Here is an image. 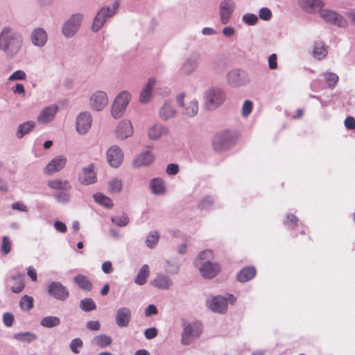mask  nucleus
Returning <instances> with one entry per match:
<instances>
[{"instance_id":"obj_13","label":"nucleus","mask_w":355,"mask_h":355,"mask_svg":"<svg viewBox=\"0 0 355 355\" xmlns=\"http://www.w3.org/2000/svg\"><path fill=\"white\" fill-rule=\"evenodd\" d=\"M221 267L219 263L207 261L205 262L200 268L202 276L207 279H212L220 271Z\"/></svg>"},{"instance_id":"obj_45","label":"nucleus","mask_w":355,"mask_h":355,"mask_svg":"<svg viewBox=\"0 0 355 355\" xmlns=\"http://www.w3.org/2000/svg\"><path fill=\"white\" fill-rule=\"evenodd\" d=\"M12 249V243L10 239L5 236L2 239L1 244V252L3 255H6L10 252Z\"/></svg>"},{"instance_id":"obj_28","label":"nucleus","mask_w":355,"mask_h":355,"mask_svg":"<svg viewBox=\"0 0 355 355\" xmlns=\"http://www.w3.org/2000/svg\"><path fill=\"white\" fill-rule=\"evenodd\" d=\"M256 273L255 268L248 266L240 270L237 275V279L241 282H246L252 279L256 275Z\"/></svg>"},{"instance_id":"obj_55","label":"nucleus","mask_w":355,"mask_h":355,"mask_svg":"<svg viewBox=\"0 0 355 355\" xmlns=\"http://www.w3.org/2000/svg\"><path fill=\"white\" fill-rule=\"evenodd\" d=\"M259 17L263 20H269L272 17V12L270 9L267 8H262L259 10Z\"/></svg>"},{"instance_id":"obj_4","label":"nucleus","mask_w":355,"mask_h":355,"mask_svg":"<svg viewBox=\"0 0 355 355\" xmlns=\"http://www.w3.org/2000/svg\"><path fill=\"white\" fill-rule=\"evenodd\" d=\"M183 331L182 333V344L189 345L195 338L200 336L202 329L200 326L197 323H187L184 321Z\"/></svg>"},{"instance_id":"obj_31","label":"nucleus","mask_w":355,"mask_h":355,"mask_svg":"<svg viewBox=\"0 0 355 355\" xmlns=\"http://www.w3.org/2000/svg\"><path fill=\"white\" fill-rule=\"evenodd\" d=\"M112 339L110 336H108L105 334H101L98 336H96L93 338L92 340V343L94 345H96L97 347L104 348L107 346H109L112 344Z\"/></svg>"},{"instance_id":"obj_7","label":"nucleus","mask_w":355,"mask_h":355,"mask_svg":"<svg viewBox=\"0 0 355 355\" xmlns=\"http://www.w3.org/2000/svg\"><path fill=\"white\" fill-rule=\"evenodd\" d=\"M46 291L57 300L64 301L69 295L68 289L60 282H52L46 286Z\"/></svg>"},{"instance_id":"obj_15","label":"nucleus","mask_w":355,"mask_h":355,"mask_svg":"<svg viewBox=\"0 0 355 355\" xmlns=\"http://www.w3.org/2000/svg\"><path fill=\"white\" fill-rule=\"evenodd\" d=\"M92 116L89 112L80 113L76 119V130L80 134H85L92 125Z\"/></svg>"},{"instance_id":"obj_54","label":"nucleus","mask_w":355,"mask_h":355,"mask_svg":"<svg viewBox=\"0 0 355 355\" xmlns=\"http://www.w3.org/2000/svg\"><path fill=\"white\" fill-rule=\"evenodd\" d=\"M196 67V64L190 60L187 61L182 66V70L184 73H189Z\"/></svg>"},{"instance_id":"obj_26","label":"nucleus","mask_w":355,"mask_h":355,"mask_svg":"<svg viewBox=\"0 0 355 355\" xmlns=\"http://www.w3.org/2000/svg\"><path fill=\"white\" fill-rule=\"evenodd\" d=\"M73 282L80 289L86 291H90L93 288L92 282L84 275H76L73 277Z\"/></svg>"},{"instance_id":"obj_1","label":"nucleus","mask_w":355,"mask_h":355,"mask_svg":"<svg viewBox=\"0 0 355 355\" xmlns=\"http://www.w3.org/2000/svg\"><path fill=\"white\" fill-rule=\"evenodd\" d=\"M22 38L19 34L5 27L0 33V49L8 56L12 57L20 49Z\"/></svg>"},{"instance_id":"obj_10","label":"nucleus","mask_w":355,"mask_h":355,"mask_svg":"<svg viewBox=\"0 0 355 355\" xmlns=\"http://www.w3.org/2000/svg\"><path fill=\"white\" fill-rule=\"evenodd\" d=\"M184 94H181L177 96V102L180 107H184V114L189 116H194L198 111V102L196 100H187L184 103Z\"/></svg>"},{"instance_id":"obj_22","label":"nucleus","mask_w":355,"mask_h":355,"mask_svg":"<svg viewBox=\"0 0 355 355\" xmlns=\"http://www.w3.org/2000/svg\"><path fill=\"white\" fill-rule=\"evenodd\" d=\"M154 155L149 152H145L139 155L135 159L133 164L135 167H141L148 166L154 161Z\"/></svg>"},{"instance_id":"obj_36","label":"nucleus","mask_w":355,"mask_h":355,"mask_svg":"<svg viewBox=\"0 0 355 355\" xmlns=\"http://www.w3.org/2000/svg\"><path fill=\"white\" fill-rule=\"evenodd\" d=\"M35 123L33 121H26L20 124L17 132L18 138H21L26 134L28 133L34 127Z\"/></svg>"},{"instance_id":"obj_14","label":"nucleus","mask_w":355,"mask_h":355,"mask_svg":"<svg viewBox=\"0 0 355 355\" xmlns=\"http://www.w3.org/2000/svg\"><path fill=\"white\" fill-rule=\"evenodd\" d=\"M235 4L232 0H225L220 5V21L223 24L229 22L231 15L234 10Z\"/></svg>"},{"instance_id":"obj_24","label":"nucleus","mask_w":355,"mask_h":355,"mask_svg":"<svg viewBox=\"0 0 355 355\" xmlns=\"http://www.w3.org/2000/svg\"><path fill=\"white\" fill-rule=\"evenodd\" d=\"M31 40L33 44L42 46L47 40L46 32L42 28H35L31 35Z\"/></svg>"},{"instance_id":"obj_29","label":"nucleus","mask_w":355,"mask_h":355,"mask_svg":"<svg viewBox=\"0 0 355 355\" xmlns=\"http://www.w3.org/2000/svg\"><path fill=\"white\" fill-rule=\"evenodd\" d=\"M47 185L50 188L58 190V191H69V190L71 189V185L67 181L61 180L59 179L49 181L47 182Z\"/></svg>"},{"instance_id":"obj_58","label":"nucleus","mask_w":355,"mask_h":355,"mask_svg":"<svg viewBox=\"0 0 355 355\" xmlns=\"http://www.w3.org/2000/svg\"><path fill=\"white\" fill-rule=\"evenodd\" d=\"M345 126L347 129L354 130L355 129V119L353 116H347L345 120Z\"/></svg>"},{"instance_id":"obj_2","label":"nucleus","mask_w":355,"mask_h":355,"mask_svg":"<svg viewBox=\"0 0 355 355\" xmlns=\"http://www.w3.org/2000/svg\"><path fill=\"white\" fill-rule=\"evenodd\" d=\"M130 94L126 91H123L118 94L111 110L112 116L114 119H119L122 116L130 101Z\"/></svg>"},{"instance_id":"obj_27","label":"nucleus","mask_w":355,"mask_h":355,"mask_svg":"<svg viewBox=\"0 0 355 355\" xmlns=\"http://www.w3.org/2000/svg\"><path fill=\"white\" fill-rule=\"evenodd\" d=\"M155 79L153 78H149L148 83L145 88L141 91L140 94L139 101L143 103H148L151 98V93L153 91V86L155 84Z\"/></svg>"},{"instance_id":"obj_37","label":"nucleus","mask_w":355,"mask_h":355,"mask_svg":"<svg viewBox=\"0 0 355 355\" xmlns=\"http://www.w3.org/2000/svg\"><path fill=\"white\" fill-rule=\"evenodd\" d=\"M93 198L97 203L105 207L110 208L113 206L112 200L101 193L94 194Z\"/></svg>"},{"instance_id":"obj_57","label":"nucleus","mask_w":355,"mask_h":355,"mask_svg":"<svg viewBox=\"0 0 355 355\" xmlns=\"http://www.w3.org/2000/svg\"><path fill=\"white\" fill-rule=\"evenodd\" d=\"M214 258V253L211 250H206L201 252L198 254V259L204 260V259H210Z\"/></svg>"},{"instance_id":"obj_5","label":"nucleus","mask_w":355,"mask_h":355,"mask_svg":"<svg viewBox=\"0 0 355 355\" xmlns=\"http://www.w3.org/2000/svg\"><path fill=\"white\" fill-rule=\"evenodd\" d=\"M234 142V134L225 130L217 134L213 141V148L216 151H221L229 148Z\"/></svg>"},{"instance_id":"obj_64","label":"nucleus","mask_w":355,"mask_h":355,"mask_svg":"<svg viewBox=\"0 0 355 355\" xmlns=\"http://www.w3.org/2000/svg\"><path fill=\"white\" fill-rule=\"evenodd\" d=\"M100 323L98 321H89L87 323V327L92 331H98L100 329Z\"/></svg>"},{"instance_id":"obj_6","label":"nucleus","mask_w":355,"mask_h":355,"mask_svg":"<svg viewBox=\"0 0 355 355\" xmlns=\"http://www.w3.org/2000/svg\"><path fill=\"white\" fill-rule=\"evenodd\" d=\"M119 8V2L116 1L114 4L113 10H111L107 7L102 8L97 13L93 25L92 30L95 32L98 31L104 24L107 17H112Z\"/></svg>"},{"instance_id":"obj_63","label":"nucleus","mask_w":355,"mask_h":355,"mask_svg":"<svg viewBox=\"0 0 355 355\" xmlns=\"http://www.w3.org/2000/svg\"><path fill=\"white\" fill-rule=\"evenodd\" d=\"M213 201L211 198H205L199 204V207L201 209H207L209 206L212 204Z\"/></svg>"},{"instance_id":"obj_61","label":"nucleus","mask_w":355,"mask_h":355,"mask_svg":"<svg viewBox=\"0 0 355 355\" xmlns=\"http://www.w3.org/2000/svg\"><path fill=\"white\" fill-rule=\"evenodd\" d=\"M268 64L270 69H275L277 67V57L273 53L268 58Z\"/></svg>"},{"instance_id":"obj_20","label":"nucleus","mask_w":355,"mask_h":355,"mask_svg":"<svg viewBox=\"0 0 355 355\" xmlns=\"http://www.w3.org/2000/svg\"><path fill=\"white\" fill-rule=\"evenodd\" d=\"M299 5L302 9L310 13L319 11L324 6L321 0H300Z\"/></svg>"},{"instance_id":"obj_60","label":"nucleus","mask_w":355,"mask_h":355,"mask_svg":"<svg viewBox=\"0 0 355 355\" xmlns=\"http://www.w3.org/2000/svg\"><path fill=\"white\" fill-rule=\"evenodd\" d=\"M166 171L168 175H176L179 172V166L176 164H169Z\"/></svg>"},{"instance_id":"obj_49","label":"nucleus","mask_w":355,"mask_h":355,"mask_svg":"<svg viewBox=\"0 0 355 355\" xmlns=\"http://www.w3.org/2000/svg\"><path fill=\"white\" fill-rule=\"evenodd\" d=\"M112 221L119 227H124L129 223V218L126 215L123 214L121 216L112 218Z\"/></svg>"},{"instance_id":"obj_23","label":"nucleus","mask_w":355,"mask_h":355,"mask_svg":"<svg viewBox=\"0 0 355 355\" xmlns=\"http://www.w3.org/2000/svg\"><path fill=\"white\" fill-rule=\"evenodd\" d=\"M168 133V130L159 124H155L151 127L148 132V137L151 139H158L162 136L166 135Z\"/></svg>"},{"instance_id":"obj_11","label":"nucleus","mask_w":355,"mask_h":355,"mask_svg":"<svg viewBox=\"0 0 355 355\" xmlns=\"http://www.w3.org/2000/svg\"><path fill=\"white\" fill-rule=\"evenodd\" d=\"M107 159L109 164L117 168L123 160V153L121 149L117 146H111L107 151Z\"/></svg>"},{"instance_id":"obj_9","label":"nucleus","mask_w":355,"mask_h":355,"mask_svg":"<svg viewBox=\"0 0 355 355\" xmlns=\"http://www.w3.org/2000/svg\"><path fill=\"white\" fill-rule=\"evenodd\" d=\"M207 98L209 109H214L223 103L225 99V94L220 89H212L207 94Z\"/></svg>"},{"instance_id":"obj_35","label":"nucleus","mask_w":355,"mask_h":355,"mask_svg":"<svg viewBox=\"0 0 355 355\" xmlns=\"http://www.w3.org/2000/svg\"><path fill=\"white\" fill-rule=\"evenodd\" d=\"M12 279L14 285L11 286V291L15 293H19L24 288V276L22 275H13Z\"/></svg>"},{"instance_id":"obj_19","label":"nucleus","mask_w":355,"mask_h":355,"mask_svg":"<svg viewBox=\"0 0 355 355\" xmlns=\"http://www.w3.org/2000/svg\"><path fill=\"white\" fill-rule=\"evenodd\" d=\"M131 319V311L129 309L120 308L116 314V323L119 327H125L128 326Z\"/></svg>"},{"instance_id":"obj_3","label":"nucleus","mask_w":355,"mask_h":355,"mask_svg":"<svg viewBox=\"0 0 355 355\" xmlns=\"http://www.w3.org/2000/svg\"><path fill=\"white\" fill-rule=\"evenodd\" d=\"M233 304L236 302V297L233 295H228V298H225L221 295L212 297L207 301L209 308L214 312L223 313L227 309V301Z\"/></svg>"},{"instance_id":"obj_62","label":"nucleus","mask_w":355,"mask_h":355,"mask_svg":"<svg viewBox=\"0 0 355 355\" xmlns=\"http://www.w3.org/2000/svg\"><path fill=\"white\" fill-rule=\"evenodd\" d=\"M54 227L57 231L62 233H65L67 231L66 225L61 221H55L54 223Z\"/></svg>"},{"instance_id":"obj_51","label":"nucleus","mask_w":355,"mask_h":355,"mask_svg":"<svg viewBox=\"0 0 355 355\" xmlns=\"http://www.w3.org/2000/svg\"><path fill=\"white\" fill-rule=\"evenodd\" d=\"M55 198L59 202H67L70 200V195L68 191H60L55 194Z\"/></svg>"},{"instance_id":"obj_43","label":"nucleus","mask_w":355,"mask_h":355,"mask_svg":"<svg viewBox=\"0 0 355 355\" xmlns=\"http://www.w3.org/2000/svg\"><path fill=\"white\" fill-rule=\"evenodd\" d=\"M122 187V181L116 178L112 180L108 183V190L111 193H119L121 191Z\"/></svg>"},{"instance_id":"obj_8","label":"nucleus","mask_w":355,"mask_h":355,"mask_svg":"<svg viewBox=\"0 0 355 355\" xmlns=\"http://www.w3.org/2000/svg\"><path fill=\"white\" fill-rule=\"evenodd\" d=\"M320 17L327 22L335 24L339 27L347 26V21L336 12L329 10H319Z\"/></svg>"},{"instance_id":"obj_56","label":"nucleus","mask_w":355,"mask_h":355,"mask_svg":"<svg viewBox=\"0 0 355 355\" xmlns=\"http://www.w3.org/2000/svg\"><path fill=\"white\" fill-rule=\"evenodd\" d=\"M3 320L6 327H10L14 321V316L10 313H5L3 315Z\"/></svg>"},{"instance_id":"obj_50","label":"nucleus","mask_w":355,"mask_h":355,"mask_svg":"<svg viewBox=\"0 0 355 355\" xmlns=\"http://www.w3.org/2000/svg\"><path fill=\"white\" fill-rule=\"evenodd\" d=\"M253 107V103L250 100H246L244 101L242 106V115L243 116H248L252 112Z\"/></svg>"},{"instance_id":"obj_48","label":"nucleus","mask_w":355,"mask_h":355,"mask_svg":"<svg viewBox=\"0 0 355 355\" xmlns=\"http://www.w3.org/2000/svg\"><path fill=\"white\" fill-rule=\"evenodd\" d=\"M83 345V343L80 338H74L70 343V349L73 353L78 354L79 349L82 348Z\"/></svg>"},{"instance_id":"obj_34","label":"nucleus","mask_w":355,"mask_h":355,"mask_svg":"<svg viewBox=\"0 0 355 355\" xmlns=\"http://www.w3.org/2000/svg\"><path fill=\"white\" fill-rule=\"evenodd\" d=\"M159 114L162 119L168 120L175 116V111L170 103H165L159 110Z\"/></svg>"},{"instance_id":"obj_52","label":"nucleus","mask_w":355,"mask_h":355,"mask_svg":"<svg viewBox=\"0 0 355 355\" xmlns=\"http://www.w3.org/2000/svg\"><path fill=\"white\" fill-rule=\"evenodd\" d=\"M243 20L249 25H254L258 21V17L254 14H245L243 17Z\"/></svg>"},{"instance_id":"obj_30","label":"nucleus","mask_w":355,"mask_h":355,"mask_svg":"<svg viewBox=\"0 0 355 355\" xmlns=\"http://www.w3.org/2000/svg\"><path fill=\"white\" fill-rule=\"evenodd\" d=\"M172 284L171 279L164 275H158L152 282L155 287L159 289H168Z\"/></svg>"},{"instance_id":"obj_17","label":"nucleus","mask_w":355,"mask_h":355,"mask_svg":"<svg viewBox=\"0 0 355 355\" xmlns=\"http://www.w3.org/2000/svg\"><path fill=\"white\" fill-rule=\"evenodd\" d=\"M108 103L107 94L102 91L94 93L90 98V104L93 109L102 110Z\"/></svg>"},{"instance_id":"obj_16","label":"nucleus","mask_w":355,"mask_h":355,"mask_svg":"<svg viewBox=\"0 0 355 355\" xmlns=\"http://www.w3.org/2000/svg\"><path fill=\"white\" fill-rule=\"evenodd\" d=\"M67 162L64 156L60 155L52 159L45 167L44 172L48 175H52L62 170Z\"/></svg>"},{"instance_id":"obj_59","label":"nucleus","mask_w":355,"mask_h":355,"mask_svg":"<svg viewBox=\"0 0 355 355\" xmlns=\"http://www.w3.org/2000/svg\"><path fill=\"white\" fill-rule=\"evenodd\" d=\"M144 335L147 339L154 338L157 335V330L155 327L148 328L145 330Z\"/></svg>"},{"instance_id":"obj_41","label":"nucleus","mask_w":355,"mask_h":355,"mask_svg":"<svg viewBox=\"0 0 355 355\" xmlns=\"http://www.w3.org/2000/svg\"><path fill=\"white\" fill-rule=\"evenodd\" d=\"M80 306L85 311H91L96 309V305L92 298H85L80 301Z\"/></svg>"},{"instance_id":"obj_47","label":"nucleus","mask_w":355,"mask_h":355,"mask_svg":"<svg viewBox=\"0 0 355 355\" xmlns=\"http://www.w3.org/2000/svg\"><path fill=\"white\" fill-rule=\"evenodd\" d=\"M159 238V235L157 232H153L150 234L146 240L147 246L150 248H154L157 245Z\"/></svg>"},{"instance_id":"obj_33","label":"nucleus","mask_w":355,"mask_h":355,"mask_svg":"<svg viewBox=\"0 0 355 355\" xmlns=\"http://www.w3.org/2000/svg\"><path fill=\"white\" fill-rule=\"evenodd\" d=\"M148 276V266L146 264L143 265L135 277V282L138 285H143L146 282Z\"/></svg>"},{"instance_id":"obj_53","label":"nucleus","mask_w":355,"mask_h":355,"mask_svg":"<svg viewBox=\"0 0 355 355\" xmlns=\"http://www.w3.org/2000/svg\"><path fill=\"white\" fill-rule=\"evenodd\" d=\"M26 73L22 70H17L14 72L9 78V80H18L26 79Z\"/></svg>"},{"instance_id":"obj_12","label":"nucleus","mask_w":355,"mask_h":355,"mask_svg":"<svg viewBox=\"0 0 355 355\" xmlns=\"http://www.w3.org/2000/svg\"><path fill=\"white\" fill-rule=\"evenodd\" d=\"M83 16L80 14L72 15L71 19L63 26L62 33L66 37L73 36L78 31Z\"/></svg>"},{"instance_id":"obj_38","label":"nucleus","mask_w":355,"mask_h":355,"mask_svg":"<svg viewBox=\"0 0 355 355\" xmlns=\"http://www.w3.org/2000/svg\"><path fill=\"white\" fill-rule=\"evenodd\" d=\"M60 323V320L58 317L55 316H47L41 320V325L47 327V328H52L55 326H58Z\"/></svg>"},{"instance_id":"obj_18","label":"nucleus","mask_w":355,"mask_h":355,"mask_svg":"<svg viewBox=\"0 0 355 355\" xmlns=\"http://www.w3.org/2000/svg\"><path fill=\"white\" fill-rule=\"evenodd\" d=\"M133 132L132 125L128 120L120 121L116 130V137L120 139H125L132 136Z\"/></svg>"},{"instance_id":"obj_44","label":"nucleus","mask_w":355,"mask_h":355,"mask_svg":"<svg viewBox=\"0 0 355 355\" xmlns=\"http://www.w3.org/2000/svg\"><path fill=\"white\" fill-rule=\"evenodd\" d=\"M151 188L156 194L162 193L164 191V183L160 179H153L151 182Z\"/></svg>"},{"instance_id":"obj_40","label":"nucleus","mask_w":355,"mask_h":355,"mask_svg":"<svg viewBox=\"0 0 355 355\" xmlns=\"http://www.w3.org/2000/svg\"><path fill=\"white\" fill-rule=\"evenodd\" d=\"M322 76L324 78L325 83L329 87H334L339 79L336 73L331 72L324 73Z\"/></svg>"},{"instance_id":"obj_32","label":"nucleus","mask_w":355,"mask_h":355,"mask_svg":"<svg viewBox=\"0 0 355 355\" xmlns=\"http://www.w3.org/2000/svg\"><path fill=\"white\" fill-rule=\"evenodd\" d=\"M327 51L324 47L323 42H317L314 44V48L313 51V56L318 60H322L326 57Z\"/></svg>"},{"instance_id":"obj_46","label":"nucleus","mask_w":355,"mask_h":355,"mask_svg":"<svg viewBox=\"0 0 355 355\" xmlns=\"http://www.w3.org/2000/svg\"><path fill=\"white\" fill-rule=\"evenodd\" d=\"M298 223V218L292 214H288L286 216V219L284 221V225L290 229L295 228Z\"/></svg>"},{"instance_id":"obj_21","label":"nucleus","mask_w":355,"mask_h":355,"mask_svg":"<svg viewBox=\"0 0 355 355\" xmlns=\"http://www.w3.org/2000/svg\"><path fill=\"white\" fill-rule=\"evenodd\" d=\"M58 111L56 105H50L42 110L37 116V121L42 123H46L52 121Z\"/></svg>"},{"instance_id":"obj_42","label":"nucleus","mask_w":355,"mask_h":355,"mask_svg":"<svg viewBox=\"0 0 355 355\" xmlns=\"http://www.w3.org/2000/svg\"><path fill=\"white\" fill-rule=\"evenodd\" d=\"M14 338L21 342L30 343L37 338V336L31 332L18 333L15 334Z\"/></svg>"},{"instance_id":"obj_25","label":"nucleus","mask_w":355,"mask_h":355,"mask_svg":"<svg viewBox=\"0 0 355 355\" xmlns=\"http://www.w3.org/2000/svg\"><path fill=\"white\" fill-rule=\"evenodd\" d=\"M96 177L94 172L93 165L83 169V173L80 177V182L84 184H89L96 182Z\"/></svg>"},{"instance_id":"obj_39","label":"nucleus","mask_w":355,"mask_h":355,"mask_svg":"<svg viewBox=\"0 0 355 355\" xmlns=\"http://www.w3.org/2000/svg\"><path fill=\"white\" fill-rule=\"evenodd\" d=\"M34 300L33 297L24 295L19 302V306L23 311H30L33 307Z\"/></svg>"}]
</instances>
